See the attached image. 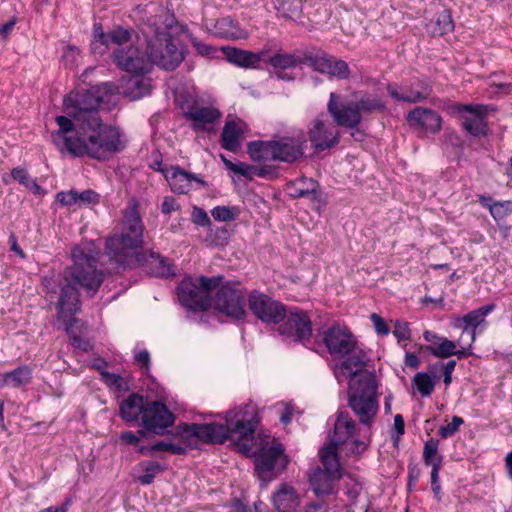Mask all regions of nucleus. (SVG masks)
<instances>
[{
  "mask_svg": "<svg viewBox=\"0 0 512 512\" xmlns=\"http://www.w3.org/2000/svg\"><path fill=\"white\" fill-rule=\"evenodd\" d=\"M73 265L64 269L62 274L46 275L42 285L47 293L60 296L56 304L57 317L73 320V315L80 311L79 289L93 297L100 288L104 277L97 269L100 251L92 244H82L72 250Z\"/></svg>",
  "mask_w": 512,
  "mask_h": 512,
  "instance_id": "nucleus-1",
  "label": "nucleus"
},
{
  "mask_svg": "<svg viewBox=\"0 0 512 512\" xmlns=\"http://www.w3.org/2000/svg\"><path fill=\"white\" fill-rule=\"evenodd\" d=\"M58 130L51 133V140L60 152H68L75 157L90 156L97 160H106L121 152L125 143L119 129L106 125L101 118L72 133V120L57 116Z\"/></svg>",
  "mask_w": 512,
  "mask_h": 512,
  "instance_id": "nucleus-2",
  "label": "nucleus"
},
{
  "mask_svg": "<svg viewBox=\"0 0 512 512\" xmlns=\"http://www.w3.org/2000/svg\"><path fill=\"white\" fill-rule=\"evenodd\" d=\"M116 87L105 82L83 92L70 94L64 99V109L67 118L72 120V132L89 123H96L100 119L99 109L114 104Z\"/></svg>",
  "mask_w": 512,
  "mask_h": 512,
  "instance_id": "nucleus-3",
  "label": "nucleus"
},
{
  "mask_svg": "<svg viewBox=\"0 0 512 512\" xmlns=\"http://www.w3.org/2000/svg\"><path fill=\"white\" fill-rule=\"evenodd\" d=\"M378 383L375 374H363L348 383V406L360 424L371 427L379 410Z\"/></svg>",
  "mask_w": 512,
  "mask_h": 512,
  "instance_id": "nucleus-4",
  "label": "nucleus"
},
{
  "mask_svg": "<svg viewBox=\"0 0 512 512\" xmlns=\"http://www.w3.org/2000/svg\"><path fill=\"white\" fill-rule=\"evenodd\" d=\"M339 99V95L330 93L327 111L338 126L350 129L357 128L365 116L386 109L385 103L378 96L368 93H363L356 102L341 103Z\"/></svg>",
  "mask_w": 512,
  "mask_h": 512,
  "instance_id": "nucleus-5",
  "label": "nucleus"
},
{
  "mask_svg": "<svg viewBox=\"0 0 512 512\" xmlns=\"http://www.w3.org/2000/svg\"><path fill=\"white\" fill-rule=\"evenodd\" d=\"M157 24V20L151 23V26H155L154 35L147 39L146 54L150 64L153 63L164 70H174L183 61V52L176 46L166 28Z\"/></svg>",
  "mask_w": 512,
  "mask_h": 512,
  "instance_id": "nucleus-6",
  "label": "nucleus"
},
{
  "mask_svg": "<svg viewBox=\"0 0 512 512\" xmlns=\"http://www.w3.org/2000/svg\"><path fill=\"white\" fill-rule=\"evenodd\" d=\"M221 279V276H201L198 280L184 278L177 288L179 301L189 310H207L211 305V292L220 285Z\"/></svg>",
  "mask_w": 512,
  "mask_h": 512,
  "instance_id": "nucleus-7",
  "label": "nucleus"
},
{
  "mask_svg": "<svg viewBox=\"0 0 512 512\" xmlns=\"http://www.w3.org/2000/svg\"><path fill=\"white\" fill-rule=\"evenodd\" d=\"M288 460L284 455L282 444L275 438L266 437L258 452H255V470L258 477L269 482L277 477L287 466Z\"/></svg>",
  "mask_w": 512,
  "mask_h": 512,
  "instance_id": "nucleus-8",
  "label": "nucleus"
},
{
  "mask_svg": "<svg viewBox=\"0 0 512 512\" xmlns=\"http://www.w3.org/2000/svg\"><path fill=\"white\" fill-rule=\"evenodd\" d=\"M143 244V239L136 235L129 236L126 233L119 232L109 236L106 239L105 251L109 260L117 265L116 272L119 269L135 268L139 262L138 252Z\"/></svg>",
  "mask_w": 512,
  "mask_h": 512,
  "instance_id": "nucleus-9",
  "label": "nucleus"
},
{
  "mask_svg": "<svg viewBox=\"0 0 512 512\" xmlns=\"http://www.w3.org/2000/svg\"><path fill=\"white\" fill-rule=\"evenodd\" d=\"M181 438L186 442L198 440L206 444H223L227 439L234 438L229 424L212 423H184L177 427Z\"/></svg>",
  "mask_w": 512,
  "mask_h": 512,
  "instance_id": "nucleus-10",
  "label": "nucleus"
},
{
  "mask_svg": "<svg viewBox=\"0 0 512 512\" xmlns=\"http://www.w3.org/2000/svg\"><path fill=\"white\" fill-rule=\"evenodd\" d=\"M248 305L253 315L266 324H279L287 315L284 304L258 290L249 294Z\"/></svg>",
  "mask_w": 512,
  "mask_h": 512,
  "instance_id": "nucleus-11",
  "label": "nucleus"
},
{
  "mask_svg": "<svg viewBox=\"0 0 512 512\" xmlns=\"http://www.w3.org/2000/svg\"><path fill=\"white\" fill-rule=\"evenodd\" d=\"M225 421L229 424L232 435L245 440L252 437L260 421L258 408L252 403L226 413Z\"/></svg>",
  "mask_w": 512,
  "mask_h": 512,
  "instance_id": "nucleus-12",
  "label": "nucleus"
},
{
  "mask_svg": "<svg viewBox=\"0 0 512 512\" xmlns=\"http://www.w3.org/2000/svg\"><path fill=\"white\" fill-rule=\"evenodd\" d=\"M308 139L315 151H324L336 146L340 133L324 113L317 115L308 125Z\"/></svg>",
  "mask_w": 512,
  "mask_h": 512,
  "instance_id": "nucleus-13",
  "label": "nucleus"
},
{
  "mask_svg": "<svg viewBox=\"0 0 512 512\" xmlns=\"http://www.w3.org/2000/svg\"><path fill=\"white\" fill-rule=\"evenodd\" d=\"M215 306L218 311L236 320L245 318L247 314L244 294L234 283H227L219 288Z\"/></svg>",
  "mask_w": 512,
  "mask_h": 512,
  "instance_id": "nucleus-14",
  "label": "nucleus"
},
{
  "mask_svg": "<svg viewBox=\"0 0 512 512\" xmlns=\"http://www.w3.org/2000/svg\"><path fill=\"white\" fill-rule=\"evenodd\" d=\"M284 320L279 326L281 335L291 338L294 342H305L312 336V322L305 310L290 307Z\"/></svg>",
  "mask_w": 512,
  "mask_h": 512,
  "instance_id": "nucleus-15",
  "label": "nucleus"
},
{
  "mask_svg": "<svg viewBox=\"0 0 512 512\" xmlns=\"http://www.w3.org/2000/svg\"><path fill=\"white\" fill-rule=\"evenodd\" d=\"M175 422L174 414L160 401H147L141 425L150 433L163 435L165 430Z\"/></svg>",
  "mask_w": 512,
  "mask_h": 512,
  "instance_id": "nucleus-16",
  "label": "nucleus"
},
{
  "mask_svg": "<svg viewBox=\"0 0 512 512\" xmlns=\"http://www.w3.org/2000/svg\"><path fill=\"white\" fill-rule=\"evenodd\" d=\"M273 160L293 163L303 157L307 139L303 131H299L291 136H283L278 140H272Z\"/></svg>",
  "mask_w": 512,
  "mask_h": 512,
  "instance_id": "nucleus-17",
  "label": "nucleus"
},
{
  "mask_svg": "<svg viewBox=\"0 0 512 512\" xmlns=\"http://www.w3.org/2000/svg\"><path fill=\"white\" fill-rule=\"evenodd\" d=\"M323 342L332 356L344 357L356 348L357 340L350 330L333 325L323 332Z\"/></svg>",
  "mask_w": 512,
  "mask_h": 512,
  "instance_id": "nucleus-18",
  "label": "nucleus"
},
{
  "mask_svg": "<svg viewBox=\"0 0 512 512\" xmlns=\"http://www.w3.org/2000/svg\"><path fill=\"white\" fill-rule=\"evenodd\" d=\"M115 64L124 71L133 74H144L150 69L149 57L145 56L138 47L130 45L118 47L113 51Z\"/></svg>",
  "mask_w": 512,
  "mask_h": 512,
  "instance_id": "nucleus-19",
  "label": "nucleus"
},
{
  "mask_svg": "<svg viewBox=\"0 0 512 512\" xmlns=\"http://www.w3.org/2000/svg\"><path fill=\"white\" fill-rule=\"evenodd\" d=\"M400 90L396 85H387L388 94L396 101L417 103L428 99L432 94L431 83L425 78L414 79L409 86H402Z\"/></svg>",
  "mask_w": 512,
  "mask_h": 512,
  "instance_id": "nucleus-20",
  "label": "nucleus"
},
{
  "mask_svg": "<svg viewBox=\"0 0 512 512\" xmlns=\"http://www.w3.org/2000/svg\"><path fill=\"white\" fill-rule=\"evenodd\" d=\"M494 309V304H488L467 313L463 317L455 318L453 326L455 328L462 329V335L458 339V342L464 343V337L467 334L469 338V346H471L476 338V329L485 324L486 316Z\"/></svg>",
  "mask_w": 512,
  "mask_h": 512,
  "instance_id": "nucleus-21",
  "label": "nucleus"
},
{
  "mask_svg": "<svg viewBox=\"0 0 512 512\" xmlns=\"http://www.w3.org/2000/svg\"><path fill=\"white\" fill-rule=\"evenodd\" d=\"M346 356L347 358L335 370V376L339 382H341V377L351 380L359 379L363 374H373L365 369L369 362L365 351L356 346L354 351Z\"/></svg>",
  "mask_w": 512,
  "mask_h": 512,
  "instance_id": "nucleus-22",
  "label": "nucleus"
},
{
  "mask_svg": "<svg viewBox=\"0 0 512 512\" xmlns=\"http://www.w3.org/2000/svg\"><path fill=\"white\" fill-rule=\"evenodd\" d=\"M164 177L168 181L171 190L178 194L189 192L193 181L200 186H207V182L201 179L197 174L187 172L179 166H170L169 169L164 172Z\"/></svg>",
  "mask_w": 512,
  "mask_h": 512,
  "instance_id": "nucleus-23",
  "label": "nucleus"
},
{
  "mask_svg": "<svg viewBox=\"0 0 512 512\" xmlns=\"http://www.w3.org/2000/svg\"><path fill=\"white\" fill-rule=\"evenodd\" d=\"M136 267H142L147 273L155 277H168L174 275L172 265L168 259L156 252H141Z\"/></svg>",
  "mask_w": 512,
  "mask_h": 512,
  "instance_id": "nucleus-24",
  "label": "nucleus"
},
{
  "mask_svg": "<svg viewBox=\"0 0 512 512\" xmlns=\"http://www.w3.org/2000/svg\"><path fill=\"white\" fill-rule=\"evenodd\" d=\"M407 119L411 125L427 132L436 133L441 128V116L432 109L416 107L409 112Z\"/></svg>",
  "mask_w": 512,
  "mask_h": 512,
  "instance_id": "nucleus-25",
  "label": "nucleus"
},
{
  "mask_svg": "<svg viewBox=\"0 0 512 512\" xmlns=\"http://www.w3.org/2000/svg\"><path fill=\"white\" fill-rule=\"evenodd\" d=\"M272 502L278 512H295L300 498L293 486L282 483L273 493Z\"/></svg>",
  "mask_w": 512,
  "mask_h": 512,
  "instance_id": "nucleus-26",
  "label": "nucleus"
},
{
  "mask_svg": "<svg viewBox=\"0 0 512 512\" xmlns=\"http://www.w3.org/2000/svg\"><path fill=\"white\" fill-rule=\"evenodd\" d=\"M147 400L137 394H130L124 399L119 406L120 416L127 423H134L138 421L139 416H143Z\"/></svg>",
  "mask_w": 512,
  "mask_h": 512,
  "instance_id": "nucleus-27",
  "label": "nucleus"
},
{
  "mask_svg": "<svg viewBox=\"0 0 512 512\" xmlns=\"http://www.w3.org/2000/svg\"><path fill=\"white\" fill-rule=\"evenodd\" d=\"M355 431L356 423L348 412H339L334 424V432L330 444L339 446L346 443L355 434Z\"/></svg>",
  "mask_w": 512,
  "mask_h": 512,
  "instance_id": "nucleus-28",
  "label": "nucleus"
},
{
  "mask_svg": "<svg viewBox=\"0 0 512 512\" xmlns=\"http://www.w3.org/2000/svg\"><path fill=\"white\" fill-rule=\"evenodd\" d=\"M338 480L332 478L322 468L317 467L309 475V485L317 498H325L334 493L333 482Z\"/></svg>",
  "mask_w": 512,
  "mask_h": 512,
  "instance_id": "nucleus-29",
  "label": "nucleus"
},
{
  "mask_svg": "<svg viewBox=\"0 0 512 512\" xmlns=\"http://www.w3.org/2000/svg\"><path fill=\"white\" fill-rule=\"evenodd\" d=\"M244 128L241 121H227L221 134V146L230 152H237L241 147Z\"/></svg>",
  "mask_w": 512,
  "mask_h": 512,
  "instance_id": "nucleus-30",
  "label": "nucleus"
},
{
  "mask_svg": "<svg viewBox=\"0 0 512 512\" xmlns=\"http://www.w3.org/2000/svg\"><path fill=\"white\" fill-rule=\"evenodd\" d=\"M223 52L226 59L237 66L244 68H254L263 59L265 52L253 53L251 51L237 49L234 47H225Z\"/></svg>",
  "mask_w": 512,
  "mask_h": 512,
  "instance_id": "nucleus-31",
  "label": "nucleus"
},
{
  "mask_svg": "<svg viewBox=\"0 0 512 512\" xmlns=\"http://www.w3.org/2000/svg\"><path fill=\"white\" fill-rule=\"evenodd\" d=\"M221 116L219 110L210 106H191L185 117L194 122L195 128H204L206 124L216 122Z\"/></svg>",
  "mask_w": 512,
  "mask_h": 512,
  "instance_id": "nucleus-32",
  "label": "nucleus"
},
{
  "mask_svg": "<svg viewBox=\"0 0 512 512\" xmlns=\"http://www.w3.org/2000/svg\"><path fill=\"white\" fill-rule=\"evenodd\" d=\"M337 449L338 446H335L334 444H328L327 446L323 447L320 452V459L323 465V472H326L332 478H341V467L340 463L337 457Z\"/></svg>",
  "mask_w": 512,
  "mask_h": 512,
  "instance_id": "nucleus-33",
  "label": "nucleus"
},
{
  "mask_svg": "<svg viewBox=\"0 0 512 512\" xmlns=\"http://www.w3.org/2000/svg\"><path fill=\"white\" fill-rule=\"evenodd\" d=\"M329 61H331V55L321 49L312 48L301 54V64L308 65L321 74H325Z\"/></svg>",
  "mask_w": 512,
  "mask_h": 512,
  "instance_id": "nucleus-34",
  "label": "nucleus"
},
{
  "mask_svg": "<svg viewBox=\"0 0 512 512\" xmlns=\"http://www.w3.org/2000/svg\"><path fill=\"white\" fill-rule=\"evenodd\" d=\"M31 377L32 370L28 366L23 365L13 371L0 374V383L2 386L20 388L23 385L29 384Z\"/></svg>",
  "mask_w": 512,
  "mask_h": 512,
  "instance_id": "nucleus-35",
  "label": "nucleus"
},
{
  "mask_svg": "<svg viewBox=\"0 0 512 512\" xmlns=\"http://www.w3.org/2000/svg\"><path fill=\"white\" fill-rule=\"evenodd\" d=\"M217 33L225 38L240 39L246 37V32L231 17H223L215 23Z\"/></svg>",
  "mask_w": 512,
  "mask_h": 512,
  "instance_id": "nucleus-36",
  "label": "nucleus"
},
{
  "mask_svg": "<svg viewBox=\"0 0 512 512\" xmlns=\"http://www.w3.org/2000/svg\"><path fill=\"white\" fill-rule=\"evenodd\" d=\"M121 232L143 239L144 226L137 210L131 209L124 214Z\"/></svg>",
  "mask_w": 512,
  "mask_h": 512,
  "instance_id": "nucleus-37",
  "label": "nucleus"
},
{
  "mask_svg": "<svg viewBox=\"0 0 512 512\" xmlns=\"http://www.w3.org/2000/svg\"><path fill=\"white\" fill-rule=\"evenodd\" d=\"M137 469L142 472L138 476V481L143 485H150L155 477L165 470V466L157 461L146 460L138 463Z\"/></svg>",
  "mask_w": 512,
  "mask_h": 512,
  "instance_id": "nucleus-38",
  "label": "nucleus"
},
{
  "mask_svg": "<svg viewBox=\"0 0 512 512\" xmlns=\"http://www.w3.org/2000/svg\"><path fill=\"white\" fill-rule=\"evenodd\" d=\"M429 30L433 35L442 36L454 29V23L449 10H443L436 15L434 21L429 24Z\"/></svg>",
  "mask_w": 512,
  "mask_h": 512,
  "instance_id": "nucleus-39",
  "label": "nucleus"
},
{
  "mask_svg": "<svg viewBox=\"0 0 512 512\" xmlns=\"http://www.w3.org/2000/svg\"><path fill=\"white\" fill-rule=\"evenodd\" d=\"M271 141H252L248 143L247 152L254 162H262L273 159Z\"/></svg>",
  "mask_w": 512,
  "mask_h": 512,
  "instance_id": "nucleus-40",
  "label": "nucleus"
},
{
  "mask_svg": "<svg viewBox=\"0 0 512 512\" xmlns=\"http://www.w3.org/2000/svg\"><path fill=\"white\" fill-rule=\"evenodd\" d=\"M435 380H439V376L434 375L432 378L426 372H418L412 379V386L422 397H429L434 391Z\"/></svg>",
  "mask_w": 512,
  "mask_h": 512,
  "instance_id": "nucleus-41",
  "label": "nucleus"
},
{
  "mask_svg": "<svg viewBox=\"0 0 512 512\" xmlns=\"http://www.w3.org/2000/svg\"><path fill=\"white\" fill-rule=\"evenodd\" d=\"M303 0H277L276 9L283 17L298 19L302 14Z\"/></svg>",
  "mask_w": 512,
  "mask_h": 512,
  "instance_id": "nucleus-42",
  "label": "nucleus"
},
{
  "mask_svg": "<svg viewBox=\"0 0 512 512\" xmlns=\"http://www.w3.org/2000/svg\"><path fill=\"white\" fill-rule=\"evenodd\" d=\"M267 62L278 71L294 68L301 64V56L290 53H276Z\"/></svg>",
  "mask_w": 512,
  "mask_h": 512,
  "instance_id": "nucleus-43",
  "label": "nucleus"
},
{
  "mask_svg": "<svg viewBox=\"0 0 512 512\" xmlns=\"http://www.w3.org/2000/svg\"><path fill=\"white\" fill-rule=\"evenodd\" d=\"M457 344L462 345L463 343H459L458 341L454 342L447 338H441L438 346L427 345L425 346V350L435 357L448 358L454 356Z\"/></svg>",
  "mask_w": 512,
  "mask_h": 512,
  "instance_id": "nucleus-44",
  "label": "nucleus"
},
{
  "mask_svg": "<svg viewBox=\"0 0 512 512\" xmlns=\"http://www.w3.org/2000/svg\"><path fill=\"white\" fill-rule=\"evenodd\" d=\"M439 440L435 438H429L425 444L423 449V459L424 463L427 466L439 464V467L442 465L443 457L438 454Z\"/></svg>",
  "mask_w": 512,
  "mask_h": 512,
  "instance_id": "nucleus-45",
  "label": "nucleus"
},
{
  "mask_svg": "<svg viewBox=\"0 0 512 512\" xmlns=\"http://www.w3.org/2000/svg\"><path fill=\"white\" fill-rule=\"evenodd\" d=\"M463 128L472 136H486L488 126L485 119L479 117H464L462 121Z\"/></svg>",
  "mask_w": 512,
  "mask_h": 512,
  "instance_id": "nucleus-46",
  "label": "nucleus"
},
{
  "mask_svg": "<svg viewBox=\"0 0 512 512\" xmlns=\"http://www.w3.org/2000/svg\"><path fill=\"white\" fill-rule=\"evenodd\" d=\"M318 184L312 179L302 178L291 184L290 196L292 198H302L315 193Z\"/></svg>",
  "mask_w": 512,
  "mask_h": 512,
  "instance_id": "nucleus-47",
  "label": "nucleus"
},
{
  "mask_svg": "<svg viewBox=\"0 0 512 512\" xmlns=\"http://www.w3.org/2000/svg\"><path fill=\"white\" fill-rule=\"evenodd\" d=\"M325 74L345 80L350 77L351 72L348 64L344 60L331 56V61H329V67L325 70Z\"/></svg>",
  "mask_w": 512,
  "mask_h": 512,
  "instance_id": "nucleus-48",
  "label": "nucleus"
},
{
  "mask_svg": "<svg viewBox=\"0 0 512 512\" xmlns=\"http://www.w3.org/2000/svg\"><path fill=\"white\" fill-rule=\"evenodd\" d=\"M211 215L216 221L229 222L238 217L239 209L230 206H216L211 210Z\"/></svg>",
  "mask_w": 512,
  "mask_h": 512,
  "instance_id": "nucleus-49",
  "label": "nucleus"
},
{
  "mask_svg": "<svg viewBox=\"0 0 512 512\" xmlns=\"http://www.w3.org/2000/svg\"><path fill=\"white\" fill-rule=\"evenodd\" d=\"M132 37V30L124 27H117L109 32L108 46L110 44H116L121 47L123 44L130 42Z\"/></svg>",
  "mask_w": 512,
  "mask_h": 512,
  "instance_id": "nucleus-50",
  "label": "nucleus"
},
{
  "mask_svg": "<svg viewBox=\"0 0 512 512\" xmlns=\"http://www.w3.org/2000/svg\"><path fill=\"white\" fill-rule=\"evenodd\" d=\"M59 320L63 322L64 329H65L66 333L70 336L72 346L82 349L83 351H87L90 346L89 342H87L86 340L82 339L81 337H79L77 335L72 334L71 329H72L73 323L76 321L75 315H73V320H71V322H69V318H66V319L61 318Z\"/></svg>",
  "mask_w": 512,
  "mask_h": 512,
  "instance_id": "nucleus-51",
  "label": "nucleus"
},
{
  "mask_svg": "<svg viewBox=\"0 0 512 512\" xmlns=\"http://www.w3.org/2000/svg\"><path fill=\"white\" fill-rule=\"evenodd\" d=\"M489 212L496 221L501 220L512 213V201H495Z\"/></svg>",
  "mask_w": 512,
  "mask_h": 512,
  "instance_id": "nucleus-52",
  "label": "nucleus"
},
{
  "mask_svg": "<svg viewBox=\"0 0 512 512\" xmlns=\"http://www.w3.org/2000/svg\"><path fill=\"white\" fill-rule=\"evenodd\" d=\"M101 379L109 388L115 391H122L125 389V382L118 374L101 371Z\"/></svg>",
  "mask_w": 512,
  "mask_h": 512,
  "instance_id": "nucleus-53",
  "label": "nucleus"
},
{
  "mask_svg": "<svg viewBox=\"0 0 512 512\" xmlns=\"http://www.w3.org/2000/svg\"><path fill=\"white\" fill-rule=\"evenodd\" d=\"M208 236L216 246L226 245L230 238L229 231L225 227H210Z\"/></svg>",
  "mask_w": 512,
  "mask_h": 512,
  "instance_id": "nucleus-54",
  "label": "nucleus"
},
{
  "mask_svg": "<svg viewBox=\"0 0 512 512\" xmlns=\"http://www.w3.org/2000/svg\"><path fill=\"white\" fill-rule=\"evenodd\" d=\"M463 422L464 421L461 417L453 416L452 421L445 426H441L438 430V433L442 438L446 439L454 435L458 431L459 427L463 424Z\"/></svg>",
  "mask_w": 512,
  "mask_h": 512,
  "instance_id": "nucleus-55",
  "label": "nucleus"
},
{
  "mask_svg": "<svg viewBox=\"0 0 512 512\" xmlns=\"http://www.w3.org/2000/svg\"><path fill=\"white\" fill-rule=\"evenodd\" d=\"M191 220L194 224L201 227H210L211 220L207 214V212L200 207L195 206L191 213Z\"/></svg>",
  "mask_w": 512,
  "mask_h": 512,
  "instance_id": "nucleus-56",
  "label": "nucleus"
},
{
  "mask_svg": "<svg viewBox=\"0 0 512 512\" xmlns=\"http://www.w3.org/2000/svg\"><path fill=\"white\" fill-rule=\"evenodd\" d=\"M93 34H94V42L92 43L93 50H96L98 47L97 45L100 44L102 46L108 47V37L109 33H105L102 29L101 24L96 23L93 27Z\"/></svg>",
  "mask_w": 512,
  "mask_h": 512,
  "instance_id": "nucleus-57",
  "label": "nucleus"
},
{
  "mask_svg": "<svg viewBox=\"0 0 512 512\" xmlns=\"http://www.w3.org/2000/svg\"><path fill=\"white\" fill-rule=\"evenodd\" d=\"M144 436L145 432L143 430H139L137 434L132 431H125L120 434L119 439L124 445L136 446L140 442V438Z\"/></svg>",
  "mask_w": 512,
  "mask_h": 512,
  "instance_id": "nucleus-58",
  "label": "nucleus"
},
{
  "mask_svg": "<svg viewBox=\"0 0 512 512\" xmlns=\"http://www.w3.org/2000/svg\"><path fill=\"white\" fill-rule=\"evenodd\" d=\"M131 84L135 88V97L140 98L150 91V82L148 79L145 78H136L131 81Z\"/></svg>",
  "mask_w": 512,
  "mask_h": 512,
  "instance_id": "nucleus-59",
  "label": "nucleus"
},
{
  "mask_svg": "<svg viewBox=\"0 0 512 512\" xmlns=\"http://www.w3.org/2000/svg\"><path fill=\"white\" fill-rule=\"evenodd\" d=\"M394 336L398 341L409 340L411 337V331L407 322L397 321L393 330Z\"/></svg>",
  "mask_w": 512,
  "mask_h": 512,
  "instance_id": "nucleus-60",
  "label": "nucleus"
},
{
  "mask_svg": "<svg viewBox=\"0 0 512 512\" xmlns=\"http://www.w3.org/2000/svg\"><path fill=\"white\" fill-rule=\"evenodd\" d=\"M76 204H91L98 201V194L91 190H84L82 192L76 191Z\"/></svg>",
  "mask_w": 512,
  "mask_h": 512,
  "instance_id": "nucleus-61",
  "label": "nucleus"
},
{
  "mask_svg": "<svg viewBox=\"0 0 512 512\" xmlns=\"http://www.w3.org/2000/svg\"><path fill=\"white\" fill-rule=\"evenodd\" d=\"M370 318L378 335L386 336L389 334V327L378 314L372 313Z\"/></svg>",
  "mask_w": 512,
  "mask_h": 512,
  "instance_id": "nucleus-62",
  "label": "nucleus"
},
{
  "mask_svg": "<svg viewBox=\"0 0 512 512\" xmlns=\"http://www.w3.org/2000/svg\"><path fill=\"white\" fill-rule=\"evenodd\" d=\"M76 190L67 192H59L56 195V200L63 206H72L76 204Z\"/></svg>",
  "mask_w": 512,
  "mask_h": 512,
  "instance_id": "nucleus-63",
  "label": "nucleus"
},
{
  "mask_svg": "<svg viewBox=\"0 0 512 512\" xmlns=\"http://www.w3.org/2000/svg\"><path fill=\"white\" fill-rule=\"evenodd\" d=\"M12 177L17 180L20 184L28 187L30 182L33 180L27 171L22 168H14L11 172Z\"/></svg>",
  "mask_w": 512,
  "mask_h": 512,
  "instance_id": "nucleus-64",
  "label": "nucleus"
}]
</instances>
